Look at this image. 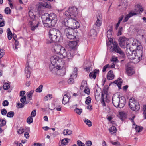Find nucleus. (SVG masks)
<instances>
[{
	"label": "nucleus",
	"mask_w": 146,
	"mask_h": 146,
	"mask_svg": "<svg viewBox=\"0 0 146 146\" xmlns=\"http://www.w3.org/2000/svg\"><path fill=\"white\" fill-rule=\"evenodd\" d=\"M108 30L107 32V36L110 44L111 46V50L113 52H116L119 53L121 57L124 58L125 57L124 52L121 50V49L118 46V44L116 42H113L112 39V26H111L108 28Z\"/></svg>",
	"instance_id": "1"
},
{
	"label": "nucleus",
	"mask_w": 146,
	"mask_h": 146,
	"mask_svg": "<svg viewBox=\"0 0 146 146\" xmlns=\"http://www.w3.org/2000/svg\"><path fill=\"white\" fill-rule=\"evenodd\" d=\"M41 18L44 26L47 27H54L58 21L57 15L53 13L50 14L44 13L42 15Z\"/></svg>",
	"instance_id": "2"
},
{
	"label": "nucleus",
	"mask_w": 146,
	"mask_h": 146,
	"mask_svg": "<svg viewBox=\"0 0 146 146\" xmlns=\"http://www.w3.org/2000/svg\"><path fill=\"white\" fill-rule=\"evenodd\" d=\"M49 33L50 40L49 43L62 41L63 37L61 33L58 30L55 28L51 29L50 30Z\"/></svg>",
	"instance_id": "3"
},
{
	"label": "nucleus",
	"mask_w": 146,
	"mask_h": 146,
	"mask_svg": "<svg viewBox=\"0 0 146 146\" xmlns=\"http://www.w3.org/2000/svg\"><path fill=\"white\" fill-rule=\"evenodd\" d=\"M49 33L50 40L49 43L62 41L63 37L61 33L58 30L55 28L51 29L50 30Z\"/></svg>",
	"instance_id": "4"
},
{
	"label": "nucleus",
	"mask_w": 146,
	"mask_h": 146,
	"mask_svg": "<svg viewBox=\"0 0 146 146\" xmlns=\"http://www.w3.org/2000/svg\"><path fill=\"white\" fill-rule=\"evenodd\" d=\"M50 60L51 63L49 65L50 71L57 67L60 68L63 63L62 59L57 55H54L51 57Z\"/></svg>",
	"instance_id": "5"
},
{
	"label": "nucleus",
	"mask_w": 146,
	"mask_h": 146,
	"mask_svg": "<svg viewBox=\"0 0 146 146\" xmlns=\"http://www.w3.org/2000/svg\"><path fill=\"white\" fill-rule=\"evenodd\" d=\"M129 105L131 109L134 111H137L139 110L140 107L139 103L134 98L129 100Z\"/></svg>",
	"instance_id": "6"
},
{
	"label": "nucleus",
	"mask_w": 146,
	"mask_h": 146,
	"mask_svg": "<svg viewBox=\"0 0 146 146\" xmlns=\"http://www.w3.org/2000/svg\"><path fill=\"white\" fill-rule=\"evenodd\" d=\"M143 53V51H135L134 56L135 57L134 58H133V62L134 63H137L141 60L142 58Z\"/></svg>",
	"instance_id": "7"
},
{
	"label": "nucleus",
	"mask_w": 146,
	"mask_h": 146,
	"mask_svg": "<svg viewBox=\"0 0 146 146\" xmlns=\"http://www.w3.org/2000/svg\"><path fill=\"white\" fill-rule=\"evenodd\" d=\"M61 66L60 68L57 67L50 71L54 74L60 76H63L65 74V71L64 69H61Z\"/></svg>",
	"instance_id": "8"
},
{
	"label": "nucleus",
	"mask_w": 146,
	"mask_h": 146,
	"mask_svg": "<svg viewBox=\"0 0 146 146\" xmlns=\"http://www.w3.org/2000/svg\"><path fill=\"white\" fill-rule=\"evenodd\" d=\"M65 49L60 45H56L54 47V51L58 54L62 55Z\"/></svg>",
	"instance_id": "9"
},
{
	"label": "nucleus",
	"mask_w": 146,
	"mask_h": 146,
	"mask_svg": "<svg viewBox=\"0 0 146 146\" xmlns=\"http://www.w3.org/2000/svg\"><path fill=\"white\" fill-rule=\"evenodd\" d=\"M119 41L121 47L123 48H125V46L127 47V46L129 44L127 39L124 37H120L119 39Z\"/></svg>",
	"instance_id": "10"
},
{
	"label": "nucleus",
	"mask_w": 146,
	"mask_h": 146,
	"mask_svg": "<svg viewBox=\"0 0 146 146\" xmlns=\"http://www.w3.org/2000/svg\"><path fill=\"white\" fill-rule=\"evenodd\" d=\"M77 69L76 68H74L73 72L72 74L70 75V78L68 80V84H71L74 83V78H76L77 76Z\"/></svg>",
	"instance_id": "11"
},
{
	"label": "nucleus",
	"mask_w": 146,
	"mask_h": 146,
	"mask_svg": "<svg viewBox=\"0 0 146 146\" xmlns=\"http://www.w3.org/2000/svg\"><path fill=\"white\" fill-rule=\"evenodd\" d=\"M62 56L64 58L66 57L69 61L71 60L73 57V55L72 51L71 50H69L66 52V49L65 51L62 53Z\"/></svg>",
	"instance_id": "12"
},
{
	"label": "nucleus",
	"mask_w": 146,
	"mask_h": 146,
	"mask_svg": "<svg viewBox=\"0 0 146 146\" xmlns=\"http://www.w3.org/2000/svg\"><path fill=\"white\" fill-rule=\"evenodd\" d=\"M68 10L70 13V14L72 16L71 18L73 19L76 18L77 13V9L75 7H70Z\"/></svg>",
	"instance_id": "13"
},
{
	"label": "nucleus",
	"mask_w": 146,
	"mask_h": 146,
	"mask_svg": "<svg viewBox=\"0 0 146 146\" xmlns=\"http://www.w3.org/2000/svg\"><path fill=\"white\" fill-rule=\"evenodd\" d=\"M135 51L131 50V48H127L126 50V53L127 56L131 60H133V58H134L135 56L134 54Z\"/></svg>",
	"instance_id": "14"
},
{
	"label": "nucleus",
	"mask_w": 146,
	"mask_h": 146,
	"mask_svg": "<svg viewBox=\"0 0 146 146\" xmlns=\"http://www.w3.org/2000/svg\"><path fill=\"white\" fill-rule=\"evenodd\" d=\"M72 21H71V23L70 26H71L73 28V29H75L78 28L80 26V24L79 23L76 21V18H74L73 19H72Z\"/></svg>",
	"instance_id": "15"
},
{
	"label": "nucleus",
	"mask_w": 146,
	"mask_h": 146,
	"mask_svg": "<svg viewBox=\"0 0 146 146\" xmlns=\"http://www.w3.org/2000/svg\"><path fill=\"white\" fill-rule=\"evenodd\" d=\"M70 95L69 94L67 93L64 95L63 96L62 103L64 105L70 101Z\"/></svg>",
	"instance_id": "16"
},
{
	"label": "nucleus",
	"mask_w": 146,
	"mask_h": 146,
	"mask_svg": "<svg viewBox=\"0 0 146 146\" xmlns=\"http://www.w3.org/2000/svg\"><path fill=\"white\" fill-rule=\"evenodd\" d=\"M26 65L27 66L25 67V72L26 74L27 78H29L30 76L31 68L30 67L29 64L28 62L26 63Z\"/></svg>",
	"instance_id": "17"
},
{
	"label": "nucleus",
	"mask_w": 146,
	"mask_h": 146,
	"mask_svg": "<svg viewBox=\"0 0 146 146\" xmlns=\"http://www.w3.org/2000/svg\"><path fill=\"white\" fill-rule=\"evenodd\" d=\"M112 103L114 106L116 107H119V97L113 96L112 98Z\"/></svg>",
	"instance_id": "18"
},
{
	"label": "nucleus",
	"mask_w": 146,
	"mask_h": 146,
	"mask_svg": "<svg viewBox=\"0 0 146 146\" xmlns=\"http://www.w3.org/2000/svg\"><path fill=\"white\" fill-rule=\"evenodd\" d=\"M126 73L128 76H131L134 73V71L133 67L131 66H126Z\"/></svg>",
	"instance_id": "19"
},
{
	"label": "nucleus",
	"mask_w": 146,
	"mask_h": 146,
	"mask_svg": "<svg viewBox=\"0 0 146 146\" xmlns=\"http://www.w3.org/2000/svg\"><path fill=\"white\" fill-rule=\"evenodd\" d=\"M97 20L95 22V25L97 27L100 26L102 23V15L98 14L97 16Z\"/></svg>",
	"instance_id": "20"
},
{
	"label": "nucleus",
	"mask_w": 146,
	"mask_h": 146,
	"mask_svg": "<svg viewBox=\"0 0 146 146\" xmlns=\"http://www.w3.org/2000/svg\"><path fill=\"white\" fill-rule=\"evenodd\" d=\"M107 91H103L102 94V96L101 99V102L103 106L106 105L105 99L107 97Z\"/></svg>",
	"instance_id": "21"
},
{
	"label": "nucleus",
	"mask_w": 146,
	"mask_h": 146,
	"mask_svg": "<svg viewBox=\"0 0 146 146\" xmlns=\"http://www.w3.org/2000/svg\"><path fill=\"white\" fill-rule=\"evenodd\" d=\"M125 104V99L123 96L119 97V108H122L123 107Z\"/></svg>",
	"instance_id": "22"
},
{
	"label": "nucleus",
	"mask_w": 146,
	"mask_h": 146,
	"mask_svg": "<svg viewBox=\"0 0 146 146\" xmlns=\"http://www.w3.org/2000/svg\"><path fill=\"white\" fill-rule=\"evenodd\" d=\"M71 21H72V19H68V18H66L63 21L62 24L66 26L70 27Z\"/></svg>",
	"instance_id": "23"
},
{
	"label": "nucleus",
	"mask_w": 146,
	"mask_h": 146,
	"mask_svg": "<svg viewBox=\"0 0 146 146\" xmlns=\"http://www.w3.org/2000/svg\"><path fill=\"white\" fill-rule=\"evenodd\" d=\"M50 4L49 2L46 1L42 2L40 3L39 7L40 8H49L50 7Z\"/></svg>",
	"instance_id": "24"
},
{
	"label": "nucleus",
	"mask_w": 146,
	"mask_h": 146,
	"mask_svg": "<svg viewBox=\"0 0 146 146\" xmlns=\"http://www.w3.org/2000/svg\"><path fill=\"white\" fill-rule=\"evenodd\" d=\"M69 46L72 49H74L78 45V42L76 41H71L69 42Z\"/></svg>",
	"instance_id": "25"
},
{
	"label": "nucleus",
	"mask_w": 146,
	"mask_h": 146,
	"mask_svg": "<svg viewBox=\"0 0 146 146\" xmlns=\"http://www.w3.org/2000/svg\"><path fill=\"white\" fill-rule=\"evenodd\" d=\"M99 72V70L96 69L94 70L93 72H91L89 74V77L91 79H95L96 75L98 74Z\"/></svg>",
	"instance_id": "26"
},
{
	"label": "nucleus",
	"mask_w": 146,
	"mask_h": 146,
	"mask_svg": "<svg viewBox=\"0 0 146 146\" xmlns=\"http://www.w3.org/2000/svg\"><path fill=\"white\" fill-rule=\"evenodd\" d=\"M74 31V29L69 27L66 28L64 29V33L66 36H67V35L68 34L72 33Z\"/></svg>",
	"instance_id": "27"
},
{
	"label": "nucleus",
	"mask_w": 146,
	"mask_h": 146,
	"mask_svg": "<svg viewBox=\"0 0 146 146\" xmlns=\"http://www.w3.org/2000/svg\"><path fill=\"white\" fill-rule=\"evenodd\" d=\"M114 76L112 71H110L108 73L107 78L108 80H111L114 78Z\"/></svg>",
	"instance_id": "28"
},
{
	"label": "nucleus",
	"mask_w": 146,
	"mask_h": 146,
	"mask_svg": "<svg viewBox=\"0 0 146 146\" xmlns=\"http://www.w3.org/2000/svg\"><path fill=\"white\" fill-rule=\"evenodd\" d=\"M122 82V80L121 78H119L118 79L115 81L114 82V83H115L118 86V88L119 89H121V84Z\"/></svg>",
	"instance_id": "29"
},
{
	"label": "nucleus",
	"mask_w": 146,
	"mask_h": 146,
	"mask_svg": "<svg viewBox=\"0 0 146 146\" xmlns=\"http://www.w3.org/2000/svg\"><path fill=\"white\" fill-rule=\"evenodd\" d=\"M35 21H33V20H30L29 24L31 26V30L34 31L35 29L38 27V24H37L36 25H34L33 23H34V22H35Z\"/></svg>",
	"instance_id": "30"
},
{
	"label": "nucleus",
	"mask_w": 146,
	"mask_h": 146,
	"mask_svg": "<svg viewBox=\"0 0 146 146\" xmlns=\"http://www.w3.org/2000/svg\"><path fill=\"white\" fill-rule=\"evenodd\" d=\"M28 13L29 17L31 19L30 20H33V21H34V19L36 16L33 14V11L32 10H29Z\"/></svg>",
	"instance_id": "31"
},
{
	"label": "nucleus",
	"mask_w": 146,
	"mask_h": 146,
	"mask_svg": "<svg viewBox=\"0 0 146 146\" xmlns=\"http://www.w3.org/2000/svg\"><path fill=\"white\" fill-rule=\"evenodd\" d=\"M88 87L87 86V82L86 81L84 80H83L81 84L80 89L81 90H83V89Z\"/></svg>",
	"instance_id": "32"
},
{
	"label": "nucleus",
	"mask_w": 146,
	"mask_h": 146,
	"mask_svg": "<svg viewBox=\"0 0 146 146\" xmlns=\"http://www.w3.org/2000/svg\"><path fill=\"white\" fill-rule=\"evenodd\" d=\"M136 14V13H130L129 14L127 15L123 20V22L127 21L129 18Z\"/></svg>",
	"instance_id": "33"
},
{
	"label": "nucleus",
	"mask_w": 146,
	"mask_h": 146,
	"mask_svg": "<svg viewBox=\"0 0 146 146\" xmlns=\"http://www.w3.org/2000/svg\"><path fill=\"white\" fill-rule=\"evenodd\" d=\"M76 33H74V31L72 33H71L70 34L67 35L66 36L67 38L70 39H74L76 38Z\"/></svg>",
	"instance_id": "34"
},
{
	"label": "nucleus",
	"mask_w": 146,
	"mask_h": 146,
	"mask_svg": "<svg viewBox=\"0 0 146 146\" xmlns=\"http://www.w3.org/2000/svg\"><path fill=\"white\" fill-rule=\"evenodd\" d=\"M72 131L69 129H64L63 131V133L64 135H70L72 134Z\"/></svg>",
	"instance_id": "35"
},
{
	"label": "nucleus",
	"mask_w": 146,
	"mask_h": 146,
	"mask_svg": "<svg viewBox=\"0 0 146 146\" xmlns=\"http://www.w3.org/2000/svg\"><path fill=\"white\" fill-rule=\"evenodd\" d=\"M96 35V33L95 29H92L91 30L90 33V37H94Z\"/></svg>",
	"instance_id": "36"
},
{
	"label": "nucleus",
	"mask_w": 146,
	"mask_h": 146,
	"mask_svg": "<svg viewBox=\"0 0 146 146\" xmlns=\"http://www.w3.org/2000/svg\"><path fill=\"white\" fill-rule=\"evenodd\" d=\"M8 38L9 40H10L12 38V34L9 28H8L7 29Z\"/></svg>",
	"instance_id": "37"
},
{
	"label": "nucleus",
	"mask_w": 146,
	"mask_h": 146,
	"mask_svg": "<svg viewBox=\"0 0 146 146\" xmlns=\"http://www.w3.org/2000/svg\"><path fill=\"white\" fill-rule=\"evenodd\" d=\"M34 92V90H32L27 93V97L29 98V100H31V97Z\"/></svg>",
	"instance_id": "38"
},
{
	"label": "nucleus",
	"mask_w": 146,
	"mask_h": 146,
	"mask_svg": "<svg viewBox=\"0 0 146 146\" xmlns=\"http://www.w3.org/2000/svg\"><path fill=\"white\" fill-rule=\"evenodd\" d=\"M109 130L110 132L112 134L116 132V128L115 126H113L110 128Z\"/></svg>",
	"instance_id": "39"
},
{
	"label": "nucleus",
	"mask_w": 146,
	"mask_h": 146,
	"mask_svg": "<svg viewBox=\"0 0 146 146\" xmlns=\"http://www.w3.org/2000/svg\"><path fill=\"white\" fill-rule=\"evenodd\" d=\"M84 121L88 126L90 127L92 126V122L90 120L85 118L84 119Z\"/></svg>",
	"instance_id": "40"
},
{
	"label": "nucleus",
	"mask_w": 146,
	"mask_h": 146,
	"mask_svg": "<svg viewBox=\"0 0 146 146\" xmlns=\"http://www.w3.org/2000/svg\"><path fill=\"white\" fill-rule=\"evenodd\" d=\"M43 86L42 85H40L35 90L37 92L40 93L42 91Z\"/></svg>",
	"instance_id": "41"
},
{
	"label": "nucleus",
	"mask_w": 146,
	"mask_h": 146,
	"mask_svg": "<svg viewBox=\"0 0 146 146\" xmlns=\"http://www.w3.org/2000/svg\"><path fill=\"white\" fill-rule=\"evenodd\" d=\"M74 111L78 114L80 115L82 113V109H79L77 108H76L74 109Z\"/></svg>",
	"instance_id": "42"
},
{
	"label": "nucleus",
	"mask_w": 146,
	"mask_h": 146,
	"mask_svg": "<svg viewBox=\"0 0 146 146\" xmlns=\"http://www.w3.org/2000/svg\"><path fill=\"white\" fill-rule=\"evenodd\" d=\"M10 87V85L9 83H5L3 86V88L4 90H7Z\"/></svg>",
	"instance_id": "43"
},
{
	"label": "nucleus",
	"mask_w": 146,
	"mask_h": 146,
	"mask_svg": "<svg viewBox=\"0 0 146 146\" xmlns=\"http://www.w3.org/2000/svg\"><path fill=\"white\" fill-rule=\"evenodd\" d=\"M14 113L13 111H10L7 113V116L8 117L12 118L13 117Z\"/></svg>",
	"instance_id": "44"
},
{
	"label": "nucleus",
	"mask_w": 146,
	"mask_h": 146,
	"mask_svg": "<svg viewBox=\"0 0 146 146\" xmlns=\"http://www.w3.org/2000/svg\"><path fill=\"white\" fill-rule=\"evenodd\" d=\"M135 48H136V49L135 48V51H143V47L141 45L139 44L138 46H137Z\"/></svg>",
	"instance_id": "45"
},
{
	"label": "nucleus",
	"mask_w": 146,
	"mask_h": 146,
	"mask_svg": "<svg viewBox=\"0 0 146 146\" xmlns=\"http://www.w3.org/2000/svg\"><path fill=\"white\" fill-rule=\"evenodd\" d=\"M6 121L4 120H0V127H2L6 125Z\"/></svg>",
	"instance_id": "46"
},
{
	"label": "nucleus",
	"mask_w": 146,
	"mask_h": 146,
	"mask_svg": "<svg viewBox=\"0 0 146 146\" xmlns=\"http://www.w3.org/2000/svg\"><path fill=\"white\" fill-rule=\"evenodd\" d=\"M139 44H138V42L137 41H134L133 42L132 44V45L133 46V48H135L138 46Z\"/></svg>",
	"instance_id": "47"
},
{
	"label": "nucleus",
	"mask_w": 146,
	"mask_h": 146,
	"mask_svg": "<svg viewBox=\"0 0 146 146\" xmlns=\"http://www.w3.org/2000/svg\"><path fill=\"white\" fill-rule=\"evenodd\" d=\"M33 119L32 117L31 116L29 117L27 119V123L30 124L33 122Z\"/></svg>",
	"instance_id": "48"
},
{
	"label": "nucleus",
	"mask_w": 146,
	"mask_h": 146,
	"mask_svg": "<svg viewBox=\"0 0 146 146\" xmlns=\"http://www.w3.org/2000/svg\"><path fill=\"white\" fill-rule=\"evenodd\" d=\"M91 101V99L90 97H88L86 98V100L85 102V103L87 104H90Z\"/></svg>",
	"instance_id": "49"
},
{
	"label": "nucleus",
	"mask_w": 146,
	"mask_h": 146,
	"mask_svg": "<svg viewBox=\"0 0 146 146\" xmlns=\"http://www.w3.org/2000/svg\"><path fill=\"white\" fill-rule=\"evenodd\" d=\"M5 12L7 14H10L11 13V9L9 7H7L5 9Z\"/></svg>",
	"instance_id": "50"
},
{
	"label": "nucleus",
	"mask_w": 146,
	"mask_h": 146,
	"mask_svg": "<svg viewBox=\"0 0 146 146\" xmlns=\"http://www.w3.org/2000/svg\"><path fill=\"white\" fill-rule=\"evenodd\" d=\"M68 140H69V139H68V138H65L63 139L62 141V143L64 145L67 144L68 143Z\"/></svg>",
	"instance_id": "51"
},
{
	"label": "nucleus",
	"mask_w": 146,
	"mask_h": 146,
	"mask_svg": "<svg viewBox=\"0 0 146 146\" xmlns=\"http://www.w3.org/2000/svg\"><path fill=\"white\" fill-rule=\"evenodd\" d=\"M84 92L88 95L90 93V90L89 88L88 87H87L84 88Z\"/></svg>",
	"instance_id": "52"
},
{
	"label": "nucleus",
	"mask_w": 146,
	"mask_h": 146,
	"mask_svg": "<svg viewBox=\"0 0 146 146\" xmlns=\"http://www.w3.org/2000/svg\"><path fill=\"white\" fill-rule=\"evenodd\" d=\"M25 105V103H18L17 104V108H20L23 107Z\"/></svg>",
	"instance_id": "53"
},
{
	"label": "nucleus",
	"mask_w": 146,
	"mask_h": 146,
	"mask_svg": "<svg viewBox=\"0 0 146 146\" xmlns=\"http://www.w3.org/2000/svg\"><path fill=\"white\" fill-rule=\"evenodd\" d=\"M65 15L66 16L68 17V18H70V19H71V17L72 16L71 15V14H70V13L69 12L68 10V11H65Z\"/></svg>",
	"instance_id": "54"
},
{
	"label": "nucleus",
	"mask_w": 146,
	"mask_h": 146,
	"mask_svg": "<svg viewBox=\"0 0 146 146\" xmlns=\"http://www.w3.org/2000/svg\"><path fill=\"white\" fill-rule=\"evenodd\" d=\"M135 129L136 130V132H139L142 131V127L139 126H137L135 127Z\"/></svg>",
	"instance_id": "55"
},
{
	"label": "nucleus",
	"mask_w": 146,
	"mask_h": 146,
	"mask_svg": "<svg viewBox=\"0 0 146 146\" xmlns=\"http://www.w3.org/2000/svg\"><path fill=\"white\" fill-rule=\"evenodd\" d=\"M110 67V66L109 64H107L104 66L103 68L102 72H104L106 71V69L107 68Z\"/></svg>",
	"instance_id": "56"
},
{
	"label": "nucleus",
	"mask_w": 146,
	"mask_h": 146,
	"mask_svg": "<svg viewBox=\"0 0 146 146\" xmlns=\"http://www.w3.org/2000/svg\"><path fill=\"white\" fill-rule=\"evenodd\" d=\"M77 143L78 146H85V144L80 140H78L77 141Z\"/></svg>",
	"instance_id": "57"
},
{
	"label": "nucleus",
	"mask_w": 146,
	"mask_h": 146,
	"mask_svg": "<svg viewBox=\"0 0 146 146\" xmlns=\"http://www.w3.org/2000/svg\"><path fill=\"white\" fill-rule=\"evenodd\" d=\"M36 110H34L31 112L30 116L32 117H34L36 115Z\"/></svg>",
	"instance_id": "58"
},
{
	"label": "nucleus",
	"mask_w": 146,
	"mask_h": 146,
	"mask_svg": "<svg viewBox=\"0 0 146 146\" xmlns=\"http://www.w3.org/2000/svg\"><path fill=\"white\" fill-rule=\"evenodd\" d=\"M1 112L3 115H5L7 113V111L5 109H2Z\"/></svg>",
	"instance_id": "59"
},
{
	"label": "nucleus",
	"mask_w": 146,
	"mask_h": 146,
	"mask_svg": "<svg viewBox=\"0 0 146 146\" xmlns=\"http://www.w3.org/2000/svg\"><path fill=\"white\" fill-rule=\"evenodd\" d=\"M26 100V97L25 96H24L21 98L20 99V101L21 103H25Z\"/></svg>",
	"instance_id": "60"
},
{
	"label": "nucleus",
	"mask_w": 146,
	"mask_h": 146,
	"mask_svg": "<svg viewBox=\"0 0 146 146\" xmlns=\"http://www.w3.org/2000/svg\"><path fill=\"white\" fill-rule=\"evenodd\" d=\"M111 143L113 145L116 146L119 145H120V143L118 141L113 142L111 141Z\"/></svg>",
	"instance_id": "61"
},
{
	"label": "nucleus",
	"mask_w": 146,
	"mask_h": 146,
	"mask_svg": "<svg viewBox=\"0 0 146 146\" xmlns=\"http://www.w3.org/2000/svg\"><path fill=\"white\" fill-rule=\"evenodd\" d=\"M143 111L145 115V118L146 119V106L143 107Z\"/></svg>",
	"instance_id": "62"
},
{
	"label": "nucleus",
	"mask_w": 146,
	"mask_h": 146,
	"mask_svg": "<svg viewBox=\"0 0 146 146\" xmlns=\"http://www.w3.org/2000/svg\"><path fill=\"white\" fill-rule=\"evenodd\" d=\"M85 144L88 146H91L92 145V143L91 141H88L86 142Z\"/></svg>",
	"instance_id": "63"
},
{
	"label": "nucleus",
	"mask_w": 146,
	"mask_h": 146,
	"mask_svg": "<svg viewBox=\"0 0 146 146\" xmlns=\"http://www.w3.org/2000/svg\"><path fill=\"white\" fill-rule=\"evenodd\" d=\"M17 132L19 134H22L24 132V130L23 129L21 128L18 130Z\"/></svg>",
	"instance_id": "64"
}]
</instances>
